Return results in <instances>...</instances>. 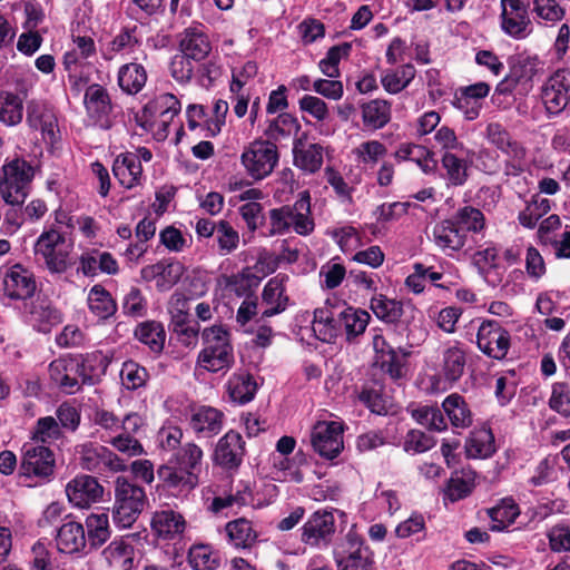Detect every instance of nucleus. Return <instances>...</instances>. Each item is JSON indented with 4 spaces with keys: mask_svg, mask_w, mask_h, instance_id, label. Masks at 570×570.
<instances>
[{
    "mask_svg": "<svg viewBox=\"0 0 570 570\" xmlns=\"http://www.w3.org/2000/svg\"><path fill=\"white\" fill-rule=\"evenodd\" d=\"M73 245L63 233L50 228L40 234L35 244V255L52 274H63L75 265L71 256Z\"/></svg>",
    "mask_w": 570,
    "mask_h": 570,
    "instance_id": "nucleus-1",
    "label": "nucleus"
},
{
    "mask_svg": "<svg viewBox=\"0 0 570 570\" xmlns=\"http://www.w3.org/2000/svg\"><path fill=\"white\" fill-rule=\"evenodd\" d=\"M35 177V167L23 158L7 159L0 174V195L4 203L20 206L24 203Z\"/></svg>",
    "mask_w": 570,
    "mask_h": 570,
    "instance_id": "nucleus-2",
    "label": "nucleus"
},
{
    "mask_svg": "<svg viewBox=\"0 0 570 570\" xmlns=\"http://www.w3.org/2000/svg\"><path fill=\"white\" fill-rule=\"evenodd\" d=\"M145 503L146 493L142 488L125 476H118L115 480L112 520L117 528H130L142 512Z\"/></svg>",
    "mask_w": 570,
    "mask_h": 570,
    "instance_id": "nucleus-3",
    "label": "nucleus"
},
{
    "mask_svg": "<svg viewBox=\"0 0 570 570\" xmlns=\"http://www.w3.org/2000/svg\"><path fill=\"white\" fill-rule=\"evenodd\" d=\"M333 559L337 570H375L373 551L353 530L334 547Z\"/></svg>",
    "mask_w": 570,
    "mask_h": 570,
    "instance_id": "nucleus-4",
    "label": "nucleus"
},
{
    "mask_svg": "<svg viewBox=\"0 0 570 570\" xmlns=\"http://www.w3.org/2000/svg\"><path fill=\"white\" fill-rule=\"evenodd\" d=\"M277 146L267 139H255L246 145L240 154V164L248 177L263 180L268 177L278 164Z\"/></svg>",
    "mask_w": 570,
    "mask_h": 570,
    "instance_id": "nucleus-5",
    "label": "nucleus"
},
{
    "mask_svg": "<svg viewBox=\"0 0 570 570\" xmlns=\"http://www.w3.org/2000/svg\"><path fill=\"white\" fill-rule=\"evenodd\" d=\"M77 454L82 469L87 471L105 473V472H124L127 470L126 462L119 458L109 448L86 442L77 446Z\"/></svg>",
    "mask_w": 570,
    "mask_h": 570,
    "instance_id": "nucleus-6",
    "label": "nucleus"
},
{
    "mask_svg": "<svg viewBox=\"0 0 570 570\" xmlns=\"http://www.w3.org/2000/svg\"><path fill=\"white\" fill-rule=\"evenodd\" d=\"M432 242L444 255L458 258L473 248L469 237L451 217L436 223L432 229Z\"/></svg>",
    "mask_w": 570,
    "mask_h": 570,
    "instance_id": "nucleus-7",
    "label": "nucleus"
},
{
    "mask_svg": "<svg viewBox=\"0 0 570 570\" xmlns=\"http://www.w3.org/2000/svg\"><path fill=\"white\" fill-rule=\"evenodd\" d=\"M344 424L342 421H318L311 434L313 449L322 458L332 460L344 448Z\"/></svg>",
    "mask_w": 570,
    "mask_h": 570,
    "instance_id": "nucleus-8",
    "label": "nucleus"
},
{
    "mask_svg": "<svg viewBox=\"0 0 570 570\" xmlns=\"http://www.w3.org/2000/svg\"><path fill=\"white\" fill-rule=\"evenodd\" d=\"M335 533L333 511L317 510L312 513L301 528V541L312 548H326Z\"/></svg>",
    "mask_w": 570,
    "mask_h": 570,
    "instance_id": "nucleus-9",
    "label": "nucleus"
},
{
    "mask_svg": "<svg viewBox=\"0 0 570 570\" xmlns=\"http://www.w3.org/2000/svg\"><path fill=\"white\" fill-rule=\"evenodd\" d=\"M542 104L550 116L560 115L570 104V70L553 72L541 89Z\"/></svg>",
    "mask_w": 570,
    "mask_h": 570,
    "instance_id": "nucleus-10",
    "label": "nucleus"
},
{
    "mask_svg": "<svg viewBox=\"0 0 570 570\" xmlns=\"http://www.w3.org/2000/svg\"><path fill=\"white\" fill-rule=\"evenodd\" d=\"M37 81V75L31 72L24 80L17 82L18 92L0 91V122L13 127L23 118V100Z\"/></svg>",
    "mask_w": 570,
    "mask_h": 570,
    "instance_id": "nucleus-11",
    "label": "nucleus"
},
{
    "mask_svg": "<svg viewBox=\"0 0 570 570\" xmlns=\"http://www.w3.org/2000/svg\"><path fill=\"white\" fill-rule=\"evenodd\" d=\"M475 343L489 357L502 360L510 348V334L498 322L487 320L478 327Z\"/></svg>",
    "mask_w": 570,
    "mask_h": 570,
    "instance_id": "nucleus-12",
    "label": "nucleus"
},
{
    "mask_svg": "<svg viewBox=\"0 0 570 570\" xmlns=\"http://www.w3.org/2000/svg\"><path fill=\"white\" fill-rule=\"evenodd\" d=\"M55 455L45 445L24 444L22 448L21 475L35 476L40 480H49L53 474Z\"/></svg>",
    "mask_w": 570,
    "mask_h": 570,
    "instance_id": "nucleus-13",
    "label": "nucleus"
},
{
    "mask_svg": "<svg viewBox=\"0 0 570 570\" xmlns=\"http://www.w3.org/2000/svg\"><path fill=\"white\" fill-rule=\"evenodd\" d=\"M83 106L89 120L101 129L111 127L110 115L112 112V102L108 90L99 85L88 86L83 95Z\"/></svg>",
    "mask_w": 570,
    "mask_h": 570,
    "instance_id": "nucleus-14",
    "label": "nucleus"
},
{
    "mask_svg": "<svg viewBox=\"0 0 570 570\" xmlns=\"http://www.w3.org/2000/svg\"><path fill=\"white\" fill-rule=\"evenodd\" d=\"M501 28L515 39H523L531 32L527 0H501Z\"/></svg>",
    "mask_w": 570,
    "mask_h": 570,
    "instance_id": "nucleus-15",
    "label": "nucleus"
},
{
    "mask_svg": "<svg viewBox=\"0 0 570 570\" xmlns=\"http://www.w3.org/2000/svg\"><path fill=\"white\" fill-rule=\"evenodd\" d=\"M245 455V441L243 436L234 431L229 430L225 433L216 443L213 462L224 470H237Z\"/></svg>",
    "mask_w": 570,
    "mask_h": 570,
    "instance_id": "nucleus-16",
    "label": "nucleus"
},
{
    "mask_svg": "<svg viewBox=\"0 0 570 570\" xmlns=\"http://www.w3.org/2000/svg\"><path fill=\"white\" fill-rule=\"evenodd\" d=\"M336 315L341 326L340 336L348 343H358V338L365 333L371 321L370 313L343 302L337 304Z\"/></svg>",
    "mask_w": 570,
    "mask_h": 570,
    "instance_id": "nucleus-17",
    "label": "nucleus"
},
{
    "mask_svg": "<svg viewBox=\"0 0 570 570\" xmlns=\"http://www.w3.org/2000/svg\"><path fill=\"white\" fill-rule=\"evenodd\" d=\"M66 494L73 507L89 508L102 499L104 487L95 476L81 474L67 483Z\"/></svg>",
    "mask_w": 570,
    "mask_h": 570,
    "instance_id": "nucleus-18",
    "label": "nucleus"
},
{
    "mask_svg": "<svg viewBox=\"0 0 570 570\" xmlns=\"http://www.w3.org/2000/svg\"><path fill=\"white\" fill-rule=\"evenodd\" d=\"M489 92L490 86L484 81L461 87L455 91L452 106L461 111L466 120H474L479 117L483 99Z\"/></svg>",
    "mask_w": 570,
    "mask_h": 570,
    "instance_id": "nucleus-19",
    "label": "nucleus"
},
{
    "mask_svg": "<svg viewBox=\"0 0 570 570\" xmlns=\"http://www.w3.org/2000/svg\"><path fill=\"white\" fill-rule=\"evenodd\" d=\"M185 267L177 261H160L141 268L140 276L145 282H155L158 291L167 292L181 278Z\"/></svg>",
    "mask_w": 570,
    "mask_h": 570,
    "instance_id": "nucleus-20",
    "label": "nucleus"
},
{
    "mask_svg": "<svg viewBox=\"0 0 570 570\" xmlns=\"http://www.w3.org/2000/svg\"><path fill=\"white\" fill-rule=\"evenodd\" d=\"M26 121L31 129L41 132L45 141L53 144L57 138V118L45 102L30 100L27 104Z\"/></svg>",
    "mask_w": 570,
    "mask_h": 570,
    "instance_id": "nucleus-21",
    "label": "nucleus"
},
{
    "mask_svg": "<svg viewBox=\"0 0 570 570\" xmlns=\"http://www.w3.org/2000/svg\"><path fill=\"white\" fill-rule=\"evenodd\" d=\"M225 414L213 406L199 405L191 410L189 425L198 438H213L224 428Z\"/></svg>",
    "mask_w": 570,
    "mask_h": 570,
    "instance_id": "nucleus-22",
    "label": "nucleus"
},
{
    "mask_svg": "<svg viewBox=\"0 0 570 570\" xmlns=\"http://www.w3.org/2000/svg\"><path fill=\"white\" fill-rule=\"evenodd\" d=\"M119 271L116 258L108 252L86 249L79 256L77 272L94 277L99 274L116 275Z\"/></svg>",
    "mask_w": 570,
    "mask_h": 570,
    "instance_id": "nucleus-23",
    "label": "nucleus"
},
{
    "mask_svg": "<svg viewBox=\"0 0 570 570\" xmlns=\"http://www.w3.org/2000/svg\"><path fill=\"white\" fill-rule=\"evenodd\" d=\"M55 542L58 551L61 553H83L87 548L85 527L80 522L65 520L57 530Z\"/></svg>",
    "mask_w": 570,
    "mask_h": 570,
    "instance_id": "nucleus-24",
    "label": "nucleus"
},
{
    "mask_svg": "<svg viewBox=\"0 0 570 570\" xmlns=\"http://www.w3.org/2000/svg\"><path fill=\"white\" fill-rule=\"evenodd\" d=\"M150 527L157 538L175 540L184 534L187 522L181 513L171 509H164L153 513Z\"/></svg>",
    "mask_w": 570,
    "mask_h": 570,
    "instance_id": "nucleus-25",
    "label": "nucleus"
},
{
    "mask_svg": "<svg viewBox=\"0 0 570 570\" xmlns=\"http://www.w3.org/2000/svg\"><path fill=\"white\" fill-rule=\"evenodd\" d=\"M337 304L333 305L330 299L325 305L313 313L312 331L315 337L324 343H333L340 337V323L337 322Z\"/></svg>",
    "mask_w": 570,
    "mask_h": 570,
    "instance_id": "nucleus-26",
    "label": "nucleus"
},
{
    "mask_svg": "<svg viewBox=\"0 0 570 570\" xmlns=\"http://www.w3.org/2000/svg\"><path fill=\"white\" fill-rule=\"evenodd\" d=\"M3 291L12 299H27L36 291L35 277L31 272L17 264L6 272Z\"/></svg>",
    "mask_w": 570,
    "mask_h": 570,
    "instance_id": "nucleus-27",
    "label": "nucleus"
},
{
    "mask_svg": "<svg viewBox=\"0 0 570 570\" xmlns=\"http://www.w3.org/2000/svg\"><path fill=\"white\" fill-rule=\"evenodd\" d=\"M181 55L194 61L204 60L212 51V43L202 24L184 30L179 42Z\"/></svg>",
    "mask_w": 570,
    "mask_h": 570,
    "instance_id": "nucleus-28",
    "label": "nucleus"
},
{
    "mask_svg": "<svg viewBox=\"0 0 570 570\" xmlns=\"http://www.w3.org/2000/svg\"><path fill=\"white\" fill-rule=\"evenodd\" d=\"M51 381L63 392L73 394L79 390V361L75 358H57L49 365Z\"/></svg>",
    "mask_w": 570,
    "mask_h": 570,
    "instance_id": "nucleus-29",
    "label": "nucleus"
},
{
    "mask_svg": "<svg viewBox=\"0 0 570 570\" xmlns=\"http://www.w3.org/2000/svg\"><path fill=\"white\" fill-rule=\"evenodd\" d=\"M135 554L129 537L115 539L102 550L104 559L115 570H135Z\"/></svg>",
    "mask_w": 570,
    "mask_h": 570,
    "instance_id": "nucleus-30",
    "label": "nucleus"
},
{
    "mask_svg": "<svg viewBox=\"0 0 570 570\" xmlns=\"http://www.w3.org/2000/svg\"><path fill=\"white\" fill-rule=\"evenodd\" d=\"M112 173L119 184L131 189L144 181L142 166L130 151L118 155L112 165Z\"/></svg>",
    "mask_w": 570,
    "mask_h": 570,
    "instance_id": "nucleus-31",
    "label": "nucleus"
},
{
    "mask_svg": "<svg viewBox=\"0 0 570 570\" xmlns=\"http://www.w3.org/2000/svg\"><path fill=\"white\" fill-rule=\"evenodd\" d=\"M287 281L288 276L279 273L266 283L263 301L268 307L263 312V316L271 317L286 309L288 297L285 295V284Z\"/></svg>",
    "mask_w": 570,
    "mask_h": 570,
    "instance_id": "nucleus-32",
    "label": "nucleus"
},
{
    "mask_svg": "<svg viewBox=\"0 0 570 570\" xmlns=\"http://www.w3.org/2000/svg\"><path fill=\"white\" fill-rule=\"evenodd\" d=\"M288 214L291 232L302 236L313 233L315 224L311 216V196L307 191L301 193L296 202L288 206Z\"/></svg>",
    "mask_w": 570,
    "mask_h": 570,
    "instance_id": "nucleus-33",
    "label": "nucleus"
},
{
    "mask_svg": "<svg viewBox=\"0 0 570 570\" xmlns=\"http://www.w3.org/2000/svg\"><path fill=\"white\" fill-rule=\"evenodd\" d=\"M157 473L164 488L170 491L174 495L187 493L195 489L199 483L197 476H191L178 465H161Z\"/></svg>",
    "mask_w": 570,
    "mask_h": 570,
    "instance_id": "nucleus-34",
    "label": "nucleus"
},
{
    "mask_svg": "<svg viewBox=\"0 0 570 570\" xmlns=\"http://www.w3.org/2000/svg\"><path fill=\"white\" fill-rule=\"evenodd\" d=\"M29 322L38 332L48 333L53 326L62 322V316L49 301L38 298L31 305Z\"/></svg>",
    "mask_w": 570,
    "mask_h": 570,
    "instance_id": "nucleus-35",
    "label": "nucleus"
},
{
    "mask_svg": "<svg viewBox=\"0 0 570 570\" xmlns=\"http://www.w3.org/2000/svg\"><path fill=\"white\" fill-rule=\"evenodd\" d=\"M465 453L471 459H488L495 452L494 436L490 428L474 429L465 441Z\"/></svg>",
    "mask_w": 570,
    "mask_h": 570,
    "instance_id": "nucleus-36",
    "label": "nucleus"
},
{
    "mask_svg": "<svg viewBox=\"0 0 570 570\" xmlns=\"http://www.w3.org/2000/svg\"><path fill=\"white\" fill-rule=\"evenodd\" d=\"M181 105L173 94H160L149 100L135 116L150 118L175 119L180 112Z\"/></svg>",
    "mask_w": 570,
    "mask_h": 570,
    "instance_id": "nucleus-37",
    "label": "nucleus"
},
{
    "mask_svg": "<svg viewBox=\"0 0 570 570\" xmlns=\"http://www.w3.org/2000/svg\"><path fill=\"white\" fill-rule=\"evenodd\" d=\"M394 157L397 161L414 163L425 174L432 173L436 167L433 153L417 144H401L395 150Z\"/></svg>",
    "mask_w": 570,
    "mask_h": 570,
    "instance_id": "nucleus-38",
    "label": "nucleus"
},
{
    "mask_svg": "<svg viewBox=\"0 0 570 570\" xmlns=\"http://www.w3.org/2000/svg\"><path fill=\"white\" fill-rule=\"evenodd\" d=\"M111 357L102 351L87 353L79 362V379L85 384H96L106 373Z\"/></svg>",
    "mask_w": 570,
    "mask_h": 570,
    "instance_id": "nucleus-39",
    "label": "nucleus"
},
{
    "mask_svg": "<svg viewBox=\"0 0 570 570\" xmlns=\"http://www.w3.org/2000/svg\"><path fill=\"white\" fill-rule=\"evenodd\" d=\"M363 126L371 130L384 128L392 117V105L385 99H373L361 106Z\"/></svg>",
    "mask_w": 570,
    "mask_h": 570,
    "instance_id": "nucleus-40",
    "label": "nucleus"
},
{
    "mask_svg": "<svg viewBox=\"0 0 570 570\" xmlns=\"http://www.w3.org/2000/svg\"><path fill=\"white\" fill-rule=\"evenodd\" d=\"M451 218L469 237L470 243H472L474 236L483 233L487 227L484 214L479 208L470 205L459 208Z\"/></svg>",
    "mask_w": 570,
    "mask_h": 570,
    "instance_id": "nucleus-41",
    "label": "nucleus"
},
{
    "mask_svg": "<svg viewBox=\"0 0 570 570\" xmlns=\"http://www.w3.org/2000/svg\"><path fill=\"white\" fill-rule=\"evenodd\" d=\"M466 353L459 342L446 345L442 352V374L452 382H458L464 374Z\"/></svg>",
    "mask_w": 570,
    "mask_h": 570,
    "instance_id": "nucleus-42",
    "label": "nucleus"
},
{
    "mask_svg": "<svg viewBox=\"0 0 570 570\" xmlns=\"http://www.w3.org/2000/svg\"><path fill=\"white\" fill-rule=\"evenodd\" d=\"M234 364V352L202 347L196 358V371L226 373Z\"/></svg>",
    "mask_w": 570,
    "mask_h": 570,
    "instance_id": "nucleus-43",
    "label": "nucleus"
},
{
    "mask_svg": "<svg viewBox=\"0 0 570 570\" xmlns=\"http://www.w3.org/2000/svg\"><path fill=\"white\" fill-rule=\"evenodd\" d=\"M226 389L234 403L246 404L254 399L257 384L249 373L237 372L229 376Z\"/></svg>",
    "mask_w": 570,
    "mask_h": 570,
    "instance_id": "nucleus-44",
    "label": "nucleus"
},
{
    "mask_svg": "<svg viewBox=\"0 0 570 570\" xmlns=\"http://www.w3.org/2000/svg\"><path fill=\"white\" fill-rule=\"evenodd\" d=\"M451 424L455 429H468L472 425L473 415L464 397L458 393L448 395L442 402Z\"/></svg>",
    "mask_w": 570,
    "mask_h": 570,
    "instance_id": "nucleus-45",
    "label": "nucleus"
},
{
    "mask_svg": "<svg viewBox=\"0 0 570 570\" xmlns=\"http://www.w3.org/2000/svg\"><path fill=\"white\" fill-rule=\"evenodd\" d=\"M470 154H449L442 155V167L445 170L448 185L462 186L468 180V170L471 164Z\"/></svg>",
    "mask_w": 570,
    "mask_h": 570,
    "instance_id": "nucleus-46",
    "label": "nucleus"
},
{
    "mask_svg": "<svg viewBox=\"0 0 570 570\" xmlns=\"http://www.w3.org/2000/svg\"><path fill=\"white\" fill-rule=\"evenodd\" d=\"M225 532L229 544L236 549L250 548L257 540V532L252 522L244 518L229 521L225 525Z\"/></svg>",
    "mask_w": 570,
    "mask_h": 570,
    "instance_id": "nucleus-47",
    "label": "nucleus"
},
{
    "mask_svg": "<svg viewBox=\"0 0 570 570\" xmlns=\"http://www.w3.org/2000/svg\"><path fill=\"white\" fill-rule=\"evenodd\" d=\"M294 165L305 173L317 171L323 164V147L320 144H295L293 147Z\"/></svg>",
    "mask_w": 570,
    "mask_h": 570,
    "instance_id": "nucleus-48",
    "label": "nucleus"
},
{
    "mask_svg": "<svg viewBox=\"0 0 570 570\" xmlns=\"http://www.w3.org/2000/svg\"><path fill=\"white\" fill-rule=\"evenodd\" d=\"M140 47V41L136 37V30L124 29L114 39L101 48V57L110 61L117 55H132Z\"/></svg>",
    "mask_w": 570,
    "mask_h": 570,
    "instance_id": "nucleus-49",
    "label": "nucleus"
},
{
    "mask_svg": "<svg viewBox=\"0 0 570 570\" xmlns=\"http://www.w3.org/2000/svg\"><path fill=\"white\" fill-rule=\"evenodd\" d=\"M358 400L372 413L386 415L392 406L391 400L384 394L383 386L379 382L365 384L358 393Z\"/></svg>",
    "mask_w": 570,
    "mask_h": 570,
    "instance_id": "nucleus-50",
    "label": "nucleus"
},
{
    "mask_svg": "<svg viewBox=\"0 0 570 570\" xmlns=\"http://www.w3.org/2000/svg\"><path fill=\"white\" fill-rule=\"evenodd\" d=\"M146 69L139 63H125L118 70V85L128 95L138 94L146 85Z\"/></svg>",
    "mask_w": 570,
    "mask_h": 570,
    "instance_id": "nucleus-51",
    "label": "nucleus"
},
{
    "mask_svg": "<svg viewBox=\"0 0 570 570\" xmlns=\"http://www.w3.org/2000/svg\"><path fill=\"white\" fill-rule=\"evenodd\" d=\"M416 70L413 65L404 63L396 69L386 70L381 77L384 90L396 95L404 90L414 79Z\"/></svg>",
    "mask_w": 570,
    "mask_h": 570,
    "instance_id": "nucleus-52",
    "label": "nucleus"
},
{
    "mask_svg": "<svg viewBox=\"0 0 570 570\" xmlns=\"http://www.w3.org/2000/svg\"><path fill=\"white\" fill-rule=\"evenodd\" d=\"M519 514L520 509L512 498L502 499L495 507L489 510L491 530L503 531L514 523Z\"/></svg>",
    "mask_w": 570,
    "mask_h": 570,
    "instance_id": "nucleus-53",
    "label": "nucleus"
},
{
    "mask_svg": "<svg viewBox=\"0 0 570 570\" xmlns=\"http://www.w3.org/2000/svg\"><path fill=\"white\" fill-rule=\"evenodd\" d=\"M87 303L90 312L101 320L110 317L117 311V305L110 293L99 284L90 288Z\"/></svg>",
    "mask_w": 570,
    "mask_h": 570,
    "instance_id": "nucleus-54",
    "label": "nucleus"
},
{
    "mask_svg": "<svg viewBox=\"0 0 570 570\" xmlns=\"http://www.w3.org/2000/svg\"><path fill=\"white\" fill-rule=\"evenodd\" d=\"M136 338L147 345L151 352L163 351L166 340V333L161 323L156 321H146L140 323L135 330Z\"/></svg>",
    "mask_w": 570,
    "mask_h": 570,
    "instance_id": "nucleus-55",
    "label": "nucleus"
},
{
    "mask_svg": "<svg viewBox=\"0 0 570 570\" xmlns=\"http://www.w3.org/2000/svg\"><path fill=\"white\" fill-rule=\"evenodd\" d=\"M204 452L199 445L194 442L186 443L175 453L176 464L191 476H197L203 468Z\"/></svg>",
    "mask_w": 570,
    "mask_h": 570,
    "instance_id": "nucleus-56",
    "label": "nucleus"
},
{
    "mask_svg": "<svg viewBox=\"0 0 570 570\" xmlns=\"http://www.w3.org/2000/svg\"><path fill=\"white\" fill-rule=\"evenodd\" d=\"M188 563L194 570H216L220 563V556L209 544H193L188 551Z\"/></svg>",
    "mask_w": 570,
    "mask_h": 570,
    "instance_id": "nucleus-57",
    "label": "nucleus"
},
{
    "mask_svg": "<svg viewBox=\"0 0 570 570\" xmlns=\"http://www.w3.org/2000/svg\"><path fill=\"white\" fill-rule=\"evenodd\" d=\"M200 338L203 347L215 351L234 352L232 334L223 324H214L203 328Z\"/></svg>",
    "mask_w": 570,
    "mask_h": 570,
    "instance_id": "nucleus-58",
    "label": "nucleus"
},
{
    "mask_svg": "<svg viewBox=\"0 0 570 570\" xmlns=\"http://www.w3.org/2000/svg\"><path fill=\"white\" fill-rule=\"evenodd\" d=\"M87 544L101 547L110 537L109 518L106 513H91L86 518Z\"/></svg>",
    "mask_w": 570,
    "mask_h": 570,
    "instance_id": "nucleus-59",
    "label": "nucleus"
},
{
    "mask_svg": "<svg viewBox=\"0 0 570 570\" xmlns=\"http://www.w3.org/2000/svg\"><path fill=\"white\" fill-rule=\"evenodd\" d=\"M370 308L379 320L385 323H395L403 314L402 303L383 294L372 296Z\"/></svg>",
    "mask_w": 570,
    "mask_h": 570,
    "instance_id": "nucleus-60",
    "label": "nucleus"
},
{
    "mask_svg": "<svg viewBox=\"0 0 570 570\" xmlns=\"http://www.w3.org/2000/svg\"><path fill=\"white\" fill-rule=\"evenodd\" d=\"M352 51V43L343 42L328 49L325 57L320 60L318 67L327 78H338L340 62L347 59Z\"/></svg>",
    "mask_w": 570,
    "mask_h": 570,
    "instance_id": "nucleus-61",
    "label": "nucleus"
},
{
    "mask_svg": "<svg viewBox=\"0 0 570 570\" xmlns=\"http://www.w3.org/2000/svg\"><path fill=\"white\" fill-rule=\"evenodd\" d=\"M386 153V146L379 140L363 141L352 150L355 161L365 168H374Z\"/></svg>",
    "mask_w": 570,
    "mask_h": 570,
    "instance_id": "nucleus-62",
    "label": "nucleus"
},
{
    "mask_svg": "<svg viewBox=\"0 0 570 570\" xmlns=\"http://www.w3.org/2000/svg\"><path fill=\"white\" fill-rule=\"evenodd\" d=\"M271 461L272 474L275 480L294 483L303 482L304 475L299 465L294 460L288 459L287 456L273 454Z\"/></svg>",
    "mask_w": 570,
    "mask_h": 570,
    "instance_id": "nucleus-63",
    "label": "nucleus"
},
{
    "mask_svg": "<svg viewBox=\"0 0 570 570\" xmlns=\"http://www.w3.org/2000/svg\"><path fill=\"white\" fill-rule=\"evenodd\" d=\"M299 128L297 119L288 112H281L277 117L269 119L264 135L272 140H281L289 137Z\"/></svg>",
    "mask_w": 570,
    "mask_h": 570,
    "instance_id": "nucleus-64",
    "label": "nucleus"
}]
</instances>
